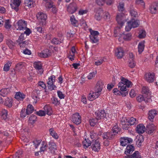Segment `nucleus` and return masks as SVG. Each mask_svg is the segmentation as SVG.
Listing matches in <instances>:
<instances>
[{"label": "nucleus", "mask_w": 158, "mask_h": 158, "mask_svg": "<svg viewBox=\"0 0 158 158\" xmlns=\"http://www.w3.org/2000/svg\"><path fill=\"white\" fill-rule=\"evenodd\" d=\"M90 41L93 43H95L98 42V37L89 36Z\"/></svg>", "instance_id": "53"}, {"label": "nucleus", "mask_w": 158, "mask_h": 158, "mask_svg": "<svg viewBox=\"0 0 158 158\" xmlns=\"http://www.w3.org/2000/svg\"><path fill=\"white\" fill-rule=\"evenodd\" d=\"M25 40V38L24 37V34L22 33L21 35L19 36V38L16 41V42L18 43H20L21 42H22Z\"/></svg>", "instance_id": "57"}, {"label": "nucleus", "mask_w": 158, "mask_h": 158, "mask_svg": "<svg viewBox=\"0 0 158 158\" xmlns=\"http://www.w3.org/2000/svg\"><path fill=\"white\" fill-rule=\"evenodd\" d=\"M34 66L37 70H39V73L42 74L43 72V70L42 69V65L40 62H35L34 63Z\"/></svg>", "instance_id": "22"}, {"label": "nucleus", "mask_w": 158, "mask_h": 158, "mask_svg": "<svg viewBox=\"0 0 158 158\" xmlns=\"http://www.w3.org/2000/svg\"><path fill=\"white\" fill-rule=\"evenodd\" d=\"M78 7L75 2L70 3L67 7V11L70 14H73L77 10Z\"/></svg>", "instance_id": "5"}, {"label": "nucleus", "mask_w": 158, "mask_h": 158, "mask_svg": "<svg viewBox=\"0 0 158 158\" xmlns=\"http://www.w3.org/2000/svg\"><path fill=\"white\" fill-rule=\"evenodd\" d=\"M90 135L91 140H95V139L97 138V134L94 132H90Z\"/></svg>", "instance_id": "60"}, {"label": "nucleus", "mask_w": 158, "mask_h": 158, "mask_svg": "<svg viewBox=\"0 0 158 158\" xmlns=\"http://www.w3.org/2000/svg\"><path fill=\"white\" fill-rule=\"evenodd\" d=\"M45 114L48 115H51L52 113V108L49 105H46L44 108Z\"/></svg>", "instance_id": "27"}, {"label": "nucleus", "mask_w": 158, "mask_h": 158, "mask_svg": "<svg viewBox=\"0 0 158 158\" xmlns=\"http://www.w3.org/2000/svg\"><path fill=\"white\" fill-rule=\"evenodd\" d=\"M15 27L17 30L24 31L27 28V23L24 20H19L16 23Z\"/></svg>", "instance_id": "7"}, {"label": "nucleus", "mask_w": 158, "mask_h": 158, "mask_svg": "<svg viewBox=\"0 0 158 158\" xmlns=\"http://www.w3.org/2000/svg\"><path fill=\"white\" fill-rule=\"evenodd\" d=\"M9 91V89L8 88L2 89L0 90V95L5 97Z\"/></svg>", "instance_id": "38"}, {"label": "nucleus", "mask_w": 158, "mask_h": 158, "mask_svg": "<svg viewBox=\"0 0 158 158\" xmlns=\"http://www.w3.org/2000/svg\"><path fill=\"white\" fill-rule=\"evenodd\" d=\"M41 141V140H35L33 141V142L35 148H37L38 146L40 143Z\"/></svg>", "instance_id": "61"}, {"label": "nucleus", "mask_w": 158, "mask_h": 158, "mask_svg": "<svg viewBox=\"0 0 158 158\" xmlns=\"http://www.w3.org/2000/svg\"><path fill=\"white\" fill-rule=\"evenodd\" d=\"M23 153V151L21 150L17 151L15 154L12 157V158H20L22 157Z\"/></svg>", "instance_id": "41"}, {"label": "nucleus", "mask_w": 158, "mask_h": 158, "mask_svg": "<svg viewBox=\"0 0 158 158\" xmlns=\"http://www.w3.org/2000/svg\"><path fill=\"white\" fill-rule=\"evenodd\" d=\"M113 92L116 95H122L123 96H125L127 94V92H122L117 88H114L113 90Z\"/></svg>", "instance_id": "32"}, {"label": "nucleus", "mask_w": 158, "mask_h": 158, "mask_svg": "<svg viewBox=\"0 0 158 158\" xmlns=\"http://www.w3.org/2000/svg\"><path fill=\"white\" fill-rule=\"evenodd\" d=\"M135 150V147L132 145H129L127 146L124 153L126 155L131 154Z\"/></svg>", "instance_id": "25"}, {"label": "nucleus", "mask_w": 158, "mask_h": 158, "mask_svg": "<svg viewBox=\"0 0 158 158\" xmlns=\"http://www.w3.org/2000/svg\"><path fill=\"white\" fill-rule=\"evenodd\" d=\"M156 114V111L155 110H152L150 111L148 113V119L151 121H153L154 117Z\"/></svg>", "instance_id": "24"}, {"label": "nucleus", "mask_w": 158, "mask_h": 158, "mask_svg": "<svg viewBox=\"0 0 158 158\" xmlns=\"http://www.w3.org/2000/svg\"><path fill=\"white\" fill-rule=\"evenodd\" d=\"M136 131L139 134H142L146 130V128L143 124H139L137 125L136 129Z\"/></svg>", "instance_id": "18"}, {"label": "nucleus", "mask_w": 158, "mask_h": 158, "mask_svg": "<svg viewBox=\"0 0 158 158\" xmlns=\"http://www.w3.org/2000/svg\"><path fill=\"white\" fill-rule=\"evenodd\" d=\"M144 42L142 41L139 43L138 45V52L139 54H141L143 51L144 48Z\"/></svg>", "instance_id": "31"}, {"label": "nucleus", "mask_w": 158, "mask_h": 158, "mask_svg": "<svg viewBox=\"0 0 158 158\" xmlns=\"http://www.w3.org/2000/svg\"><path fill=\"white\" fill-rule=\"evenodd\" d=\"M4 104L5 106L9 107H11L12 106V99L8 98H7L5 99Z\"/></svg>", "instance_id": "39"}, {"label": "nucleus", "mask_w": 158, "mask_h": 158, "mask_svg": "<svg viewBox=\"0 0 158 158\" xmlns=\"http://www.w3.org/2000/svg\"><path fill=\"white\" fill-rule=\"evenodd\" d=\"M139 24V21L138 20H135L132 19L130 21L127 22V25L126 26L125 29L127 31H129L132 28H135L138 27Z\"/></svg>", "instance_id": "2"}, {"label": "nucleus", "mask_w": 158, "mask_h": 158, "mask_svg": "<svg viewBox=\"0 0 158 158\" xmlns=\"http://www.w3.org/2000/svg\"><path fill=\"white\" fill-rule=\"evenodd\" d=\"M124 51L122 48H117L115 55L118 59L121 58L123 56Z\"/></svg>", "instance_id": "19"}, {"label": "nucleus", "mask_w": 158, "mask_h": 158, "mask_svg": "<svg viewBox=\"0 0 158 158\" xmlns=\"http://www.w3.org/2000/svg\"><path fill=\"white\" fill-rule=\"evenodd\" d=\"M63 39L62 37L58 38H54L52 41V43L55 44H58L62 42Z\"/></svg>", "instance_id": "30"}, {"label": "nucleus", "mask_w": 158, "mask_h": 158, "mask_svg": "<svg viewBox=\"0 0 158 158\" xmlns=\"http://www.w3.org/2000/svg\"><path fill=\"white\" fill-rule=\"evenodd\" d=\"M103 83L102 81H99L97 83L95 88V91L97 93H100L103 88Z\"/></svg>", "instance_id": "17"}, {"label": "nucleus", "mask_w": 158, "mask_h": 158, "mask_svg": "<svg viewBox=\"0 0 158 158\" xmlns=\"http://www.w3.org/2000/svg\"><path fill=\"white\" fill-rule=\"evenodd\" d=\"M25 95L23 94L20 92H18L16 93L15 98L18 100H21L25 98Z\"/></svg>", "instance_id": "33"}, {"label": "nucleus", "mask_w": 158, "mask_h": 158, "mask_svg": "<svg viewBox=\"0 0 158 158\" xmlns=\"http://www.w3.org/2000/svg\"><path fill=\"white\" fill-rule=\"evenodd\" d=\"M92 143V140H90L89 138H87V139H85L82 142L83 146L86 148L91 145Z\"/></svg>", "instance_id": "34"}, {"label": "nucleus", "mask_w": 158, "mask_h": 158, "mask_svg": "<svg viewBox=\"0 0 158 158\" xmlns=\"http://www.w3.org/2000/svg\"><path fill=\"white\" fill-rule=\"evenodd\" d=\"M136 119L133 117L128 118L127 123L130 125H132L136 124Z\"/></svg>", "instance_id": "46"}, {"label": "nucleus", "mask_w": 158, "mask_h": 158, "mask_svg": "<svg viewBox=\"0 0 158 158\" xmlns=\"http://www.w3.org/2000/svg\"><path fill=\"white\" fill-rule=\"evenodd\" d=\"M7 111L5 110H3L2 111L1 119L6 120L7 118Z\"/></svg>", "instance_id": "45"}, {"label": "nucleus", "mask_w": 158, "mask_h": 158, "mask_svg": "<svg viewBox=\"0 0 158 158\" xmlns=\"http://www.w3.org/2000/svg\"><path fill=\"white\" fill-rule=\"evenodd\" d=\"M55 76L53 75L51 76L48 78V81H47V83L48 89L51 90L54 89L56 88V86L54 84L55 81Z\"/></svg>", "instance_id": "4"}, {"label": "nucleus", "mask_w": 158, "mask_h": 158, "mask_svg": "<svg viewBox=\"0 0 158 158\" xmlns=\"http://www.w3.org/2000/svg\"><path fill=\"white\" fill-rule=\"evenodd\" d=\"M116 20L118 23L122 26L126 21L124 14L123 13H118L116 17Z\"/></svg>", "instance_id": "6"}, {"label": "nucleus", "mask_w": 158, "mask_h": 158, "mask_svg": "<svg viewBox=\"0 0 158 158\" xmlns=\"http://www.w3.org/2000/svg\"><path fill=\"white\" fill-rule=\"evenodd\" d=\"M155 74L154 73H147L145 74V77L146 80L148 82H152L154 80Z\"/></svg>", "instance_id": "12"}, {"label": "nucleus", "mask_w": 158, "mask_h": 158, "mask_svg": "<svg viewBox=\"0 0 158 158\" xmlns=\"http://www.w3.org/2000/svg\"><path fill=\"white\" fill-rule=\"evenodd\" d=\"M49 131L50 134L55 139H57L58 138V136L57 135V134L53 128H50L49 129Z\"/></svg>", "instance_id": "37"}, {"label": "nucleus", "mask_w": 158, "mask_h": 158, "mask_svg": "<svg viewBox=\"0 0 158 158\" xmlns=\"http://www.w3.org/2000/svg\"><path fill=\"white\" fill-rule=\"evenodd\" d=\"M91 147L92 150L95 152H98L100 149V143L98 140H92V143Z\"/></svg>", "instance_id": "8"}, {"label": "nucleus", "mask_w": 158, "mask_h": 158, "mask_svg": "<svg viewBox=\"0 0 158 158\" xmlns=\"http://www.w3.org/2000/svg\"><path fill=\"white\" fill-rule=\"evenodd\" d=\"M36 17L40 21V24H41L43 26L46 25L47 18L46 14L42 12H39L36 15Z\"/></svg>", "instance_id": "3"}, {"label": "nucleus", "mask_w": 158, "mask_h": 158, "mask_svg": "<svg viewBox=\"0 0 158 158\" xmlns=\"http://www.w3.org/2000/svg\"><path fill=\"white\" fill-rule=\"evenodd\" d=\"M149 10L151 13L152 14H155L158 13V3H153L150 6Z\"/></svg>", "instance_id": "11"}, {"label": "nucleus", "mask_w": 158, "mask_h": 158, "mask_svg": "<svg viewBox=\"0 0 158 158\" xmlns=\"http://www.w3.org/2000/svg\"><path fill=\"white\" fill-rule=\"evenodd\" d=\"M27 115H28L27 114L26 109H23L20 112V116L21 118H24Z\"/></svg>", "instance_id": "58"}, {"label": "nucleus", "mask_w": 158, "mask_h": 158, "mask_svg": "<svg viewBox=\"0 0 158 158\" xmlns=\"http://www.w3.org/2000/svg\"><path fill=\"white\" fill-rule=\"evenodd\" d=\"M98 119L96 118H92L90 119V124L91 126H94L96 124V123L98 122Z\"/></svg>", "instance_id": "49"}, {"label": "nucleus", "mask_w": 158, "mask_h": 158, "mask_svg": "<svg viewBox=\"0 0 158 158\" xmlns=\"http://www.w3.org/2000/svg\"><path fill=\"white\" fill-rule=\"evenodd\" d=\"M146 36V32L144 30H142L140 31V34L139 35V37L140 39H142Z\"/></svg>", "instance_id": "59"}, {"label": "nucleus", "mask_w": 158, "mask_h": 158, "mask_svg": "<svg viewBox=\"0 0 158 158\" xmlns=\"http://www.w3.org/2000/svg\"><path fill=\"white\" fill-rule=\"evenodd\" d=\"M20 0H13L12 3L10 4V6L12 9L17 11L19 10L18 7L20 6Z\"/></svg>", "instance_id": "16"}, {"label": "nucleus", "mask_w": 158, "mask_h": 158, "mask_svg": "<svg viewBox=\"0 0 158 158\" xmlns=\"http://www.w3.org/2000/svg\"><path fill=\"white\" fill-rule=\"evenodd\" d=\"M97 73L96 71L94 72L90 73L87 76V78L89 79H91L93 77H94Z\"/></svg>", "instance_id": "63"}, {"label": "nucleus", "mask_w": 158, "mask_h": 158, "mask_svg": "<svg viewBox=\"0 0 158 158\" xmlns=\"http://www.w3.org/2000/svg\"><path fill=\"white\" fill-rule=\"evenodd\" d=\"M142 93L143 95L147 99L149 98L148 96L150 94V91L149 88L146 86H143V90L142 91Z\"/></svg>", "instance_id": "20"}, {"label": "nucleus", "mask_w": 158, "mask_h": 158, "mask_svg": "<svg viewBox=\"0 0 158 158\" xmlns=\"http://www.w3.org/2000/svg\"><path fill=\"white\" fill-rule=\"evenodd\" d=\"M102 13H103V10L101 9L98 10L95 15L94 18L98 20H100L102 16Z\"/></svg>", "instance_id": "26"}, {"label": "nucleus", "mask_w": 158, "mask_h": 158, "mask_svg": "<svg viewBox=\"0 0 158 158\" xmlns=\"http://www.w3.org/2000/svg\"><path fill=\"white\" fill-rule=\"evenodd\" d=\"M146 97L144 96L143 95H139L137 98V100L139 102H141L142 101H145V102L147 101V100L146 99Z\"/></svg>", "instance_id": "51"}, {"label": "nucleus", "mask_w": 158, "mask_h": 158, "mask_svg": "<svg viewBox=\"0 0 158 158\" xmlns=\"http://www.w3.org/2000/svg\"><path fill=\"white\" fill-rule=\"evenodd\" d=\"M156 127L153 124H150L147 126L146 130L148 134H151L156 130Z\"/></svg>", "instance_id": "21"}, {"label": "nucleus", "mask_w": 158, "mask_h": 158, "mask_svg": "<svg viewBox=\"0 0 158 158\" xmlns=\"http://www.w3.org/2000/svg\"><path fill=\"white\" fill-rule=\"evenodd\" d=\"M12 63L10 61H8L4 64L3 68V71L5 72L8 71L10 69V67L11 66Z\"/></svg>", "instance_id": "44"}, {"label": "nucleus", "mask_w": 158, "mask_h": 158, "mask_svg": "<svg viewBox=\"0 0 158 158\" xmlns=\"http://www.w3.org/2000/svg\"><path fill=\"white\" fill-rule=\"evenodd\" d=\"M130 13L131 16L133 17H136L138 16L137 12L135 10L133 5L130 6Z\"/></svg>", "instance_id": "29"}, {"label": "nucleus", "mask_w": 158, "mask_h": 158, "mask_svg": "<svg viewBox=\"0 0 158 158\" xmlns=\"http://www.w3.org/2000/svg\"><path fill=\"white\" fill-rule=\"evenodd\" d=\"M24 3L26 6H27L31 8L34 6L35 2L33 0H25Z\"/></svg>", "instance_id": "28"}, {"label": "nucleus", "mask_w": 158, "mask_h": 158, "mask_svg": "<svg viewBox=\"0 0 158 158\" xmlns=\"http://www.w3.org/2000/svg\"><path fill=\"white\" fill-rule=\"evenodd\" d=\"M123 39L126 41H129L131 39V33H128L123 35Z\"/></svg>", "instance_id": "48"}, {"label": "nucleus", "mask_w": 158, "mask_h": 158, "mask_svg": "<svg viewBox=\"0 0 158 158\" xmlns=\"http://www.w3.org/2000/svg\"><path fill=\"white\" fill-rule=\"evenodd\" d=\"M72 121L73 123L77 125L81 123V117L78 113H76L73 114Z\"/></svg>", "instance_id": "10"}, {"label": "nucleus", "mask_w": 158, "mask_h": 158, "mask_svg": "<svg viewBox=\"0 0 158 158\" xmlns=\"http://www.w3.org/2000/svg\"><path fill=\"white\" fill-rule=\"evenodd\" d=\"M131 83V82L128 80L122 77H121V81L118 85L119 89L122 92H127L128 94V91L127 90L126 87L129 88Z\"/></svg>", "instance_id": "1"}, {"label": "nucleus", "mask_w": 158, "mask_h": 158, "mask_svg": "<svg viewBox=\"0 0 158 158\" xmlns=\"http://www.w3.org/2000/svg\"><path fill=\"white\" fill-rule=\"evenodd\" d=\"M70 20L72 25L74 27H77L78 26V22L75 19L73 15L70 17Z\"/></svg>", "instance_id": "35"}, {"label": "nucleus", "mask_w": 158, "mask_h": 158, "mask_svg": "<svg viewBox=\"0 0 158 158\" xmlns=\"http://www.w3.org/2000/svg\"><path fill=\"white\" fill-rule=\"evenodd\" d=\"M51 55V51L48 49H45L42 52L39 53L38 56L41 58H46L50 56Z\"/></svg>", "instance_id": "15"}, {"label": "nucleus", "mask_w": 158, "mask_h": 158, "mask_svg": "<svg viewBox=\"0 0 158 158\" xmlns=\"http://www.w3.org/2000/svg\"><path fill=\"white\" fill-rule=\"evenodd\" d=\"M45 6L46 8H52L54 5H53L52 2L50 0V2H46Z\"/></svg>", "instance_id": "62"}, {"label": "nucleus", "mask_w": 158, "mask_h": 158, "mask_svg": "<svg viewBox=\"0 0 158 158\" xmlns=\"http://www.w3.org/2000/svg\"><path fill=\"white\" fill-rule=\"evenodd\" d=\"M120 128L118 127V125H115L112 128L111 131L113 133H114V134L116 135L120 131Z\"/></svg>", "instance_id": "50"}, {"label": "nucleus", "mask_w": 158, "mask_h": 158, "mask_svg": "<svg viewBox=\"0 0 158 158\" xmlns=\"http://www.w3.org/2000/svg\"><path fill=\"white\" fill-rule=\"evenodd\" d=\"M136 139L137 140L136 142V145L138 147H139L142 145V143L144 141V137L142 135H139V136H137Z\"/></svg>", "instance_id": "23"}, {"label": "nucleus", "mask_w": 158, "mask_h": 158, "mask_svg": "<svg viewBox=\"0 0 158 158\" xmlns=\"http://www.w3.org/2000/svg\"><path fill=\"white\" fill-rule=\"evenodd\" d=\"M6 44L10 49H12L15 44V43L10 39L7 40L6 41Z\"/></svg>", "instance_id": "47"}, {"label": "nucleus", "mask_w": 158, "mask_h": 158, "mask_svg": "<svg viewBox=\"0 0 158 158\" xmlns=\"http://www.w3.org/2000/svg\"><path fill=\"white\" fill-rule=\"evenodd\" d=\"M25 63L23 62L18 63L15 66V69L17 71H19L25 66Z\"/></svg>", "instance_id": "42"}, {"label": "nucleus", "mask_w": 158, "mask_h": 158, "mask_svg": "<svg viewBox=\"0 0 158 158\" xmlns=\"http://www.w3.org/2000/svg\"><path fill=\"white\" fill-rule=\"evenodd\" d=\"M48 149L49 153L52 155H55L56 154L57 147L55 143L50 142L48 143Z\"/></svg>", "instance_id": "9"}, {"label": "nucleus", "mask_w": 158, "mask_h": 158, "mask_svg": "<svg viewBox=\"0 0 158 158\" xmlns=\"http://www.w3.org/2000/svg\"><path fill=\"white\" fill-rule=\"evenodd\" d=\"M28 44L29 43L27 40H25L19 43V44L21 48H23L26 47L28 45Z\"/></svg>", "instance_id": "55"}, {"label": "nucleus", "mask_w": 158, "mask_h": 158, "mask_svg": "<svg viewBox=\"0 0 158 158\" xmlns=\"http://www.w3.org/2000/svg\"><path fill=\"white\" fill-rule=\"evenodd\" d=\"M89 31L90 33V35L89 36L98 37L99 34V33L97 31H94L92 29H90Z\"/></svg>", "instance_id": "52"}, {"label": "nucleus", "mask_w": 158, "mask_h": 158, "mask_svg": "<svg viewBox=\"0 0 158 158\" xmlns=\"http://www.w3.org/2000/svg\"><path fill=\"white\" fill-rule=\"evenodd\" d=\"M132 139L131 138L128 137H122L120 139V144L121 145L124 146L128 143H132Z\"/></svg>", "instance_id": "13"}, {"label": "nucleus", "mask_w": 158, "mask_h": 158, "mask_svg": "<svg viewBox=\"0 0 158 158\" xmlns=\"http://www.w3.org/2000/svg\"><path fill=\"white\" fill-rule=\"evenodd\" d=\"M133 158H141L140 154L138 151H135L134 153L132 154Z\"/></svg>", "instance_id": "56"}, {"label": "nucleus", "mask_w": 158, "mask_h": 158, "mask_svg": "<svg viewBox=\"0 0 158 158\" xmlns=\"http://www.w3.org/2000/svg\"><path fill=\"white\" fill-rule=\"evenodd\" d=\"M52 103L54 104L56 106L59 105L60 104L59 101L58 100L57 98L53 97L52 98Z\"/></svg>", "instance_id": "54"}, {"label": "nucleus", "mask_w": 158, "mask_h": 158, "mask_svg": "<svg viewBox=\"0 0 158 158\" xmlns=\"http://www.w3.org/2000/svg\"><path fill=\"white\" fill-rule=\"evenodd\" d=\"M95 115L96 118L99 120L105 118L106 116V114L104 110H100L96 111Z\"/></svg>", "instance_id": "14"}, {"label": "nucleus", "mask_w": 158, "mask_h": 158, "mask_svg": "<svg viewBox=\"0 0 158 158\" xmlns=\"http://www.w3.org/2000/svg\"><path fill=\"white\" fill-rule=\"evenodd\" d=\"M118 9L119 11H123L125 9L124 4L123 3H120L118 6Z\"/></svg>", "instance_id": "64"}, {"label": "nucleus", "mask_w": 158, "mask_h": 158, "mask_svg": "<svg viewBox=\"0 0 158 158\" xmlns=\"http://www.w3.org/2000/svg\"><path fill=\"white\" fill-rule=\"evenodd\" d=\"M26 110L27 113V114H29L33 112L34 108L31 105L29 104L27 106Z\"/></svg>", "instance_id": "43"}, {"label": "nucleus", "mask_w": 158, "mask_h": 158, "mask_svg": "<svg viewBox=\"0 0 158 158\" xmlns=\"http://www.w3.org/2000/svg\"><path fill=\"white\" fill-rule=\"evenodd\" d=\"M37 117L34 115L32 114L29 118L28 122L31 124L34 123L36 121Z\"/></svg>", "instance_id": "40"}, {"label": "nucleus", "mask_w": 158, "mask_h": 158, "mask_svg": "<svg viewBox=\"0 0 158 158\" xmlns=\"http://www.w3.org/2000/svg\"><path fill=\"white\" fill-rule=\"evenodd\" d=\"M42 146L40 148V150L39 152H40L44 153L45 151L47 150V143L46 142L43 141L42 142Z\"/></svg>", "instance_id": "36"}]
</instances>
